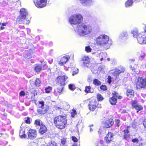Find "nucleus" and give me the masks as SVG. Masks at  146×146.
<instances>
[{"instance_id":"c756f323","label":"nucleus","mask_w":146,"mask_h":146,"mask_svg":"<svg viewBox=\"0 0 146 146\" xmlns=\"http://www.w3.org/2000/svg\"><path fill=\"white\" fill-rule=\"evenodd\" d=\"M93 83L96 86H99L101 85V82L97 79H94L93 81Z\"/></svg>"},{"instance_id":"a211bd4d","label":"nucleus","mask_w":146,"mask_h":146,"mask_svg":"<svg viewBox=\"0 0 146 146\" xmlns=\"http://www.w3.org/2000/svg\"><path fill=\"white\" fill-rule=\"evenodd\" d=\"M113 134L111 133H108L105 137V141L108 143H110L111 141L113 139Z\"/></svg>"},{"instance_id":"f8f14e48","label":"nucleus","mask_w":146,"mask_h":146,"mask_svg":"<svg viewBox=\"0 0 146 146\" xmlns=\"http://www.w3.org/2000/svg\"><path fill=\"white\" fill-rule=\"evenodd\" d=\"M82 65L84 67H89L91 64L90 63V60L88 57H84L82 58L81 60Z\"/></svg>"},{"instance_id":"ddd939ff","label":"nucleus","mask_w":146,"mask_h":146,"mask_svg":"<svg viewBox=\"0 0 146 146\" xmlns=\"http://www.w3.org/2000/svg\"><path fill=\"white\" fill-rule=\"evenodd\" d=\"M112 94L113 96L111 98H109V101L111 105H114L117 102V98L118 96V94L116 92H114Z\"/></svg>"},{"instance_id":"680f3d73","label":"nucleus","mask_w":146,"mask_h":146,"mask_svg":"<svg viewBox=\"0 0 146 146\" xmlns=\"http://www.w3.org/2000/svg\"><path fill=\"white\" fill-rule=\"evenodd\" d=\"M53 61V59H51L48 60V62L50 64H51L52 63Z\"/></svg>"},{"instance_id":"c85d7f7f","label":"nucleus","mask_w":146,"mask_h":146,"mask_svg":"<svg viewBox=\"0 0 146 146\" xmlns=\"http://www.w3.org/2000/svg\"><path fill=\"white\" fill-rule=\"evenodd\" d=\"M131 33V34L133 35V36L134 38H137V37L138 34V31L136 30H132Z\"/></svg>"},{"instance_id":"864d4df0","label":"nucleus","mask_w":146,"mask_h":146,"mask_svg":"<svg viewBox=\"0 0 146 146\" xmlns=\"http://www.w3.org/2000/svg\"><path fill=\"white\" fill-rule=\"evenodd\" d=\"M72 139L73 141L74 142H77L78 141V139L75 137L73 136L72 137Z\"/></svg>"},{"instance_id":"9d476101","label":"nucleus","mask_w":146,"mask_h":146,"mask_svg":"<svg viewBox=\"0 0 146 146\" xmlns=\"http://www.w3.org/2000/svg\"><path fill=\"white\" fill-rule=\"evenodd\" d=\"M19 13L20 15L17 18L18 20L19 21H22L23 20L25 19L28 15L27 11L24 8H22L20 9Z\"/></svg>"},{"instance_id":"473e14b6","label":"nucleus","mask_w":146,"mask_h":146,"mask_svg":"<svg viewBox=\"0 0 146 146\" xmlns=\"http://www.w3.org/2000/svg\"><path fill=\"white\" fill-rule=\"evenodd\" d=\"M85 92L86 93L89 92L92 93L93 92L91 90V88L90 86H86L85 88Z\"/></svg>"},{"instance_id":"9b49d317","label":"nucleus","mask_w":146,"mask_h":146,"mask_svg":"<svg viewBox=\"0 0 146 146\" xmlns=\"http://www.w3.org/2000/svg\"><path fill=\"white\" fill-rule=\"evenodd\" d=\"M129 37L128 32L126 31L121 32L119 36V39L120 41L125 42L127 40Z\"/></svg>"},{"instance_id":"4c0bfd02","label":"nucleus","mask_w":146,"mask_h":146,"mask_svg":"<svg viewBox=\"0 0 146 146\" xmlns=\"http://www.w3.org/2000/svg\"><path fill=\"white\" fill-rule=\"evenodd\" d=\"M69 88L70 90L73 91L75 89V87L73 84H71L69 85Z\"/></svg>"},{"instance_id":"79ce46f5","label":"nucleus","mask_w":146,"mask_h":146,"mask_svg":"<svg viewBox=\"0 0 146 146\" xmlns=\"http://www.w3.org/2000/svg\"><path fill=\"white\" fill-rule=\"evenodd\" d=\"M56 90H58L57 92L59 94V95L62 92V91L63 90V88L62 87H61L60 88H57L56 89Z\"/></svg>"},{"instance_id":"2f4dec72","label":"nucleus","mask_w":146,"mask_h":146,"mask_svg":"<svg viewBox=\"0 0 146 146\" xmlns=\"http://www.w3.org/2000/svg\"><path fill=\"white\" fill-rule=\"evenodd\" d=\"M92 0H79L81 3L82 4L86 5L91 2Z\"/></svg>"},{"instance_id":"13d9d810","label":"nucleus","mask_w":146,"mask_h":146,"mask_svg":"<svg viewBox=\"0 0 146 146\" xmlns=\"http://www.w3.org/2000/svg\"><path fill=\"white\" fill-rule=\"evenodd\" d=\"M143 123L144 127L146 129V118L144 120Z\"/></svg>"},{"instance_id":"ea45409f","label":"nucleus","mask_w":146,"mask_h":146,"mask_svg":"<svg viewBox=\"0 0 146 146\" xmlns=\"http://www.w3.org/2000/svg\"><path fill=\"white\" fill-rule=\"evenodd\" d=\"M97 98L99 101H102L103 100V98L102 95L100 94H98L97 95Z\"/></svg>"},{"instance_id":"0eeeda50","label":"nucleus","mask_w":146,"mask_h":146,"mask_svg":"<svg viewBox=\"0 0 146 146\" xmlns=\"http://www.w3.org/2000/svg\"><path fill=\"white\" fill-rule=\"evenodd\" d=\"M35 6L38 8L45 7L47 4V0H33Z\"/></svg>"},{"instance_id":"69168bd1","label":"nucleus","mask_w":146,"mask_h":146,"mask_svg":"<svg viewBox=\"0 0 146 146\" xmlns=\"http://www.w3.org/2000/svg\"><path fill=\"white\" fill-rule=\"evenodd\" d=\"M36 40L38 41L40 40V38L39 36H38L36 37L35 38Z\"/></svg>"},{"instance_id":"3c124183","label":"nucleus","mask_w":146,"mask_h":146,"mask_svg":"<svg viewBox=\"0 0 146 146\" xmlns=\"http://www.w3.org/2000/svg\"><path fill=\"white\" fill-rule=\"evenodd\" d=\"M115 121L117 124V126L119 127V123L120 122V120L119 119H115Z\"/></svg>"},{"instance_id":"052dcab7","label":"nucleus","mask_w":146,"mask_h":146,"mask_svg":"<svg viewBox=\"0 0 146 146\" xmlns=\"http://www.w3.org/2000/svg\"><path fill=\"white\" fill-rule=\"evenodd\" d=\"M61 143L62 144V145H64L65 143V140L64 139H62Z\"/></svg>"},{"instance_id":"e2e57ef3","label":"nucleus","mask_w":146,"mask_h":146,"mask_svg":"<svg viewBox=\"0 0 146 146\" xmlns=\"http://www.w3.org/2000/svg\"><path fill=\"white\" fill-rule=\"evenodd\" d=\"M102 132V129L101 128H100L98 131V132L99 134H101Z\"/></svg>"},{"instance_id":"09e8293b","label":"nucleus","mask_w":146,"mask_h":146,"mask_svg":"<svg viewBox=\"0 0 146 146\" xmlns=\"http://www.w3.org/2000/svg\"><path fill=\"white\" fill-rule=\"evenodd\" d=\"M132 141L133 143H137L139 141L137 138H135V139H132Z\"/></svg>"},{"instance_id":"5fc2aeb1","label":"nucleus","mask_w":146,"mask_h":146,"mask_svg":"<svg viewBox=\"0 0 146 146\" xmlns=\"http://www.w3.org/2000/svg\"><path fill=\"white\" fill-rule=\"evenodd\" d=\"M7 24V22H5V23H0V25H1V27H2L6 26V25Z\"/></svg>"},{"instance_id":"423d86ee","label":"nucleus","mask_w":146,"mask_h":146,"mask_svg":"<svg viewBox=\"0 0 146 146\" xmlns=\"http://www.w3.org/2000/svg\"><path fill=\"white\" fill-rule=\"evenodd\" d=\"M76 32L80 36H84L90 33L91 28H75Z\"/></svg>"},{"instance_id":"f03ea898","label":"nucleus","mask_w":146,"mask_h":146,"mask_svg":"<svg viewBox=\"0 0 146 146\" xmlns=\"http://www.w3.org/2000/svg\"><path fill=\"white\" fill-rule=\"evenodd\" d=\"M54 123L57 128L60 129L66 127L67 120L64 116L59 115L54 119Z\"/></svg>"},{"instance_id":"f3484780","label":"nucleus","mask_w":146,"mask_h":146,"mask_svg":"<svg viewBox=\"0 0 146 146\" xmlns=\"http://www.w3.org/2000/svg\"><path fill=\"white\" fill-rule=\"evenodd\" d=\"M131 105L132 107L137 110L141 111L143 109V108L140 105H138L135 101H132Z\"/></svg>"},{"instance_id":"49530a36","label":"nucleus","mask_w":146,"mask_h":146,"mask_svg":"<svg viewBox=\"0 0 146 146\" xmlns=\"http://www.w3.org/2000/svg\"><path fill=\"white\" fill-rule=\"evenodd\" d=\"M100 88L101 90H105L107 89L106 86L103 85L100 86Z\"/></svg>"},{"instance_id":"aec40b11","label":"nucleus","mask_w":146,"mask_h":146,"mask_svg":"<svg viewBox=\"0 0 146 146\" xmlns=\"http://www.w3.org/2000/svg\"><path fill=\"white\" fill-rule=\"evenodd\" d=\"M47 131L46 127L44 124L41 125L39 130V133L41 135H44Z\"/></svg>"},{"instance_id":"7c9ffc66","label":"nucleus","mask_w":146,"mask_h":146,"mask_svg":"<svg viewBox=\"0 0 146 146\" xmlns=\"http://www.w3.org/2000/svg\"><path fill=\"white\" fill-rule=\"evenodd\" d=\"M42 67L40 65H37L35 68V70L37 72H39L41 70Z\"/></svg>"},{"instance_id":"f257e3e1","label":"nucleus","mask_w":146,"mask_h":146,"mask_svg":"<svg viewBox=\"0 0 146 146\" xmlns=\"http://www.w3.org/2000/svg\"><path fill=\"white\" fill-rule=\"evenodd\" d=\"M96 43L98 45L104 46L105 48L109 47L112 44V41L109 40V37L105 35H102L97 37L96 40Z\"/></svg>"},{"instance_id":"6e6d98bb","label":"nucleus","mask_w":146,"mask_h":146,"mask_svg":"<svg viewBox=\"0 0 146 146\" xmlns=\"http://www.w3.org/2000/svg\"><path fill=\"white\" fill-rule=\"evenodd\" d=\"M25 122L27 123L30 124V118L29 117H27L26 120H25Z\"/></svg>"},{"instance_id":"a878e982","label":"nucleus","mask_w":146,"mask_h":146,"mask_svg":"<svg viewBox=\"0 0 146 146\" xmlns=\"http://www.w3.org/2000/svg\"><path fill=\"white\" fill-rule=\"evenodd\" d=\"M133 3L132 0H127L125 3V5L126 7H128L131 6Z\"/></svg>"},{"instance_id":"5701e85b","label":"nucleus","mask_w":146,"mask_h":146,"mask_svg":"<svg viewBox=\"0 0 146 146\" xmlns=\"http://www.w3.org/2000/svg\"><path fill=\"white\" fill-rule=\"evenodd\" d=\"M91 71L93 74H95L96 75H98L100 73L97 68V65H96L93 66V68L91 69Z\"/></svg>"},{"instance_id":"dca6fc26","label":"nucleus","mask_w":146,"mask_h":146,"mask_svg":"<svg viewBox=\"0 0 146 146\" xmlns=\"http://www.w3.org/2000/svg\"><path fill=\"white\" fill-rule=\"evenodd\" d=\"M30 84L31 86L33 85L35 87H39L42 84L41 80L39 78H36L35 81L32 80L30 81Z\"/></svg>"},{"instance_id":"c03bdc74","label":"nucleus","mask_w":146,"mask_h":146,"mask_svg":"<svg viewBox=\"0 0 146 146\" xmlns=\"http://www.w3.org/2000/svg\"><path fill=\"white\" fill-rule=\"evenodd\" d=\"M25 129L24 128H22L21 127V129L20 130L19 134H22L23 133H25Z\"/></svg>"},{"instance_id":"b1692460","label":"nucleus","mask_w":146,"mask_h":146,"mask_svg":"<svg viewBox=\"0 0 146 146\" xmlns=\"http://www.w3.org/2000/svg\"><path fill=\"white\" fill-rule=\"evenodd\" d=\"M126 94L127 96L131 98L133 96L134 92L132 89H128L127 91Z\"/></svg>"},{"instance_id":"a18cd8bd","label":"nucleus","mask_w":146,"mask_h":146,"mask_svg":"<svg viewBox=\"0 0 146 146\" xmlns=\"http://www.w3.org/2000/svg\"><path fill=\"white\" fill-rule=\"evenodd\" d=\"M129 134H124V139L126 140H128L129 138Z\"/></svg>"},{"instance_id":"58836bf2","label":"nucleus","mask_w":146,"mask_h":146,"mask_svg":"<svg viewBox=\"0 0 146 146\" xmlns=\"http://www.w3.org/2000/svg\"><path fill=\"white\" fill-rule=\"evenodd\" d=\"M39 108H43L45 107L44 102L43 101H41L39 102Z\"/></svg>"},{"instance_id":"393cba45","label":"nucleus","mask_w":146,"mask_h":146,"mask_svg":"<svg viewBox=\"0 0 146 146\" xmlns=\"http://www.w3.org/2000/svg\"><path fill=\"white\" fill-rule=\"evenodd\" d=\"M105 68V66L103 65H101L99 66H97V68L98 69L99 73H100V72H104Z\"/></svg>"},{"instance_id":"bb28decb","label":"nucleus","mask_w":146,"mask_h":146,"mask_svg":"<svg viewBox=\"0 0 146 146\" xmlns=\"http://www.w3.org/2000/svg\"><path fill=\"white\" fill-rule=\"evenodd\" d=\"M34 124L37 125L41 126V125H43L42 121L40 119H36L35 121Z\"/></svg>"},{"instance_id":"6e6552de","label":"nucleus","mask_w":146,"mask_h":146,"mask_svg":"<svg viewBox=\"0 0 146 146\" xmlns=\"http://www.w3.org/2000/svg\"><path fill=\"white\" fill-rule=\"evenodd\" d=\"M136 86L137 88L140 89L146 87V79L142 77H139L136 83Z\"/></svg>"},{"instance_id":"bf43d9fd","label":"nucleus","mask_w":146,"mask_h":146,"mask_svg":"<svg viewBox=\"0 0 146 146\" xmlns=\"http://www.w3.org/2000/svg\"><path fill=\"white\" fill-rule=\"evenodd\" d=\"M124 134H129V130L128 129L124 130Z\"/></svg>"},{"instance_id":"a19ab883","label":"nucleus","mask_w":146,"mask_h":146,"mask_svg":"<svg viewBox=\"0 0 146 146\" xmlns=\"http://www.w3.org/2000/svg\"><path fill=\"white\" fill-rule=\"evenodd\" d=\"M145 53H142L139 57V59L141 60H142L145 56Z\"/></svg>"},{"instance_id":"6ab92c4d","label":"nucleus","mask_w":146,"mask_h":146,"mask_svg":"<svg viewBox=\"0 0 146 146\" xmlns=\"http://www.w3.org/2000/svg\"><path fill=\"white\" fill-rule=\"evenodd\" d=\"M125 70V68L124 67H121L120 69H116L115 70V71L112 73V75L115 76L117 77L119 74L121 72H123Z\"/></svg>"},{"instance_id":"37998d69","label":"nucleus","mask_w":146,"mask_h":146,"mask_svg":"<svg viewBox=\"0 0 146 146\" xmlns=\"http://www.w3.org/2000/svg\"><path fill=\"white\" fill-rule=\"evenodd\" d=\"M85 50L87 52H89L91 51L92 49L90 46H88L86 47Z\"/></svg>"},{"instance_id":"39448f33","label":"nucleus","mask_w":146,"mask_h":146,"mask_svg":"<svg viewBox=\"0 0 146 146\" xmlns=\"http://www.w3.org/2000/svg\"><path fill=\"white\" fill-rule=\"evenodd\" d=\"M137 39L140 44H146V28H144L143 31L138 34Z\"/></svg>"},{"instance_id":"f704fd0d","label":"nucleus","mask_w":146,"mask_h":146,"mask_svg":"<svg viewBox=\"0 0 146 146\" xmlns=\"http://www.w3.org/2000/svg\"><path fill=\"white\" fill-rule=\"evenodd\" d=\"M52 88L50 86H48L45 88V91L46 93H49L51 91Z\"/></svg>"},{"instance_id":"4d7b16f0","label":"nucleus","mask_w":146,"mask_h":146,"mask_svg":"<svg viewBox=\"0 0 146 146\" xmlns=\"http://www.w3.org/2000/svg\"><path fill=\"white\" fill-rule=\"evenodd\" d=\"M25 93L24 91H22L20 93V95L21 96H24L25 95Z\"/></svg>"},{"instance_id":"7ed1b4c3","label":"nucleus","mask_w":146,"mask_h":146,"mask_svg":"<svg viewBox=\"0 0 146 146\" xmlns=\"http://www.w3.org/2000/svg\"><path fill=\"white\" fill-rule=\"evenodd\" d=\"M70 58V56L68 55H64L62 56L58 64L60 66H64V69L66 71L68 70L69 68H71L72 69H73V68H74L75 65L73 63H70L69 65L66 66L65 65L66 64L68 63V61Z\"/></svg>"},{"instance_id":"4468645a","label":"nucleus","mask_w":146,"mask_h":146,"mask_svg":"<svg viewBox=\"0 0 146 146\" xmlns=\"http://www.w3.org/2000/svg\"><path fill=\"white\" fill-rule=\"evenodd\" d=\"M29 139H35L36 137V131L35 130H29L28 132Z\"/></svg>"},{"instance_id":"c9c22d12","label":"nucleus","mask_w":146,"mask_h":146,"mask_svg":"<svg viewBox=\"0 0 146 146\" xmlns=\"http://www.w3.org/2000/svg\"><path fill=\"white\" fill-rule=\"evenodd\" d=\"M72 70V69H71ZM75 70L73 72V73H72V75L73 76L77 74L78 72V69L76 68H75V66H74V68H73V69H72V70Z\"/></svg>"},{"instance_id":"8fccbe9b","label":"nucleus","mask_w":146,"mask_h":146,"mask_svg":"<svg viewBox=\"0 0 146 146\" xmlns=\"http://www.w3.org/2000/svg\"><path fill=\"white\" fill-rule=\"evenodd\" d=\"M19 136L21 138H26V135L25 133L22 134H19Z\"/></svg>"},{"instance_id":"20e7f679","label":"nucleus","mask_w":146,"mask_h":146,"mask_svg":"<svg viewBox=\"0 0 146 146\" xmlns=\"http://www.w3.org/2000/svg\"><path fill=\"white\" fill-rule=\"evenodd\" d=\"M83 20V17L82 15L79 14H74L71 16L69 18V22L71 25H78L82 23V21Z\"/></svg>"},{"instance_id":"1a4fd4ad","label":"nucleus","mask_w":146,"mask_h":146,"mask_svg":"<svg viewBox=\"0 0 146 146\" xmlns=\"http://www.w3.org/2000/svg\"><path fill=\"white\" fill-rule=\"evenodd\" d=\"M68 78L67 76L64 75L58 76L56 79V80L59 85L64 86L67 84Z\"/></svg>"},{"instance_id":"cd10ccee","label":"nucleus","mask_w":146,"mask_h":146,"mask_svg":"<svg viewBox=\"0 0 146 146\" xmlns=\"http://www.w3.org/2000/svg\"><path fill=\"white\" fill-rule=\"evenodd\" d=\"M105 53H104L102 52H101L99 54V58H100V60L101 61H102L103 59L104 60H105V59H104L105 58Z\"/></svg>"},{"instance_id":"4be33fe9","label":"nucleus","mask_w":146,"mask_h":146,"mask_svg":"<svg viewBox=\"0 0 146 146\" xmlns=\"http://www.w3.org/2000/svg\"><path fill=\"white\" fill-rule=\"evenodd\" d=\"M89 108L90 110L92 111H94L96 108L95 101H90L88 104Z\"/></svg>"},{"instance_id":"412c9836","label":"nucleus","mask_w":146,"mask_h":146,"mask_svg":"<svg viewBox=\"0 0 146 146\" xmlns=\"http://www.w3.org/2000/svg\"><path fill=\"white\" fill-rule=\"evenodd\" d=\"M48 110V108L46 106L43 108H39L37 110L38 113L41 114L45 113Z\"/></svg>"},{"instance_id":"0e129e2a","label":"nucleus","mask_w":146,"mask_h":146,"mask_svg":"<svg viewBox=\"0 0 146 146\" xmlns=\"http://www.w3.org/2000/svg\"><path fill=\"white\" fill-rule=\"evenodd\" d=\"M96 146H104L101 143H98Z\"/></svg>"},{"instance_id":"e433bc0d","label":"nucleus","mask_w":146,"mask_h":146,"mask_svg":"<svg viewBox=\"0 0 146 146\" xmlns=\"http://www.w3.org/2000/svg\"><path fill=\"white\" fill-rule=\"evenodd\" d=\"M71 115L72 117H75V115L77 114V113L75 110L73 109L72 111L71 112Z\"/></svg>"},{"instance_id":"de8ad7c7","label":"nucleus","mask_w":146,"mask_h":146,"mask_svg":"<svg viewBox=\"0 0 146 146\" xmlns=\"http://www.w3.org/2000/svg\"><path fill=\"white\" fill-rule=\"evenodd\" d=\"M107 82L109 84H110L111 82V77L110 76H108L107 78Z\"/></svg>"},{"instance_id":"603ef678","label":"nucleus","mask_w":146,"mask_h":146,"mask_svg":"<svg viewBox=\"0 0 146 146\" xmlns=\"http://www.w3.org/2000/svg\"><path fill=\"white\" fill-rule=\"evenodd\" d=\"M58 90H56V89L54 90V94L56 96H57L58 95H59V94L57 92Z\"/></svg>"},{"instance_id":"2eb2a0df","label":"nucleus","mask_w":146,"mask_h":146,"mask_svg":"<svg viewBox=\"0 0 146 146\" xmlns=\"http://www.w3.org/2000/svg\"><path fill=\"white\" fill-rule=\"evenodd\" d=\"M113 121L112 119H108L103 123L104 127L106 128H109L113 125Z\"/></svg>"},{"instance_id":"72a5a7b5","label":"nucleus","mask_w":146,"mask_h":146,"mask_svg":"<svg viewBox=\"0 0 146 146\" xmlns=\"http://www.w3.org/2000/svg\"><path fill=\"white\" fill-rule=\"evenodd\" d=\"M47 146H58L57 143L54 141H51L48 143Z\"/></svg>"},{"instance_id":"338daca9","label":"nucleus","mask_w":146,"mask_h":146,"mask_svg":"<svg viewBox=\"0 0 146 146\" xmlns=\"http://www.w3.org/2000/svg\"><path fill=\"white\" fill-rule=\"evenodd\" d=\"M52 45H53V43L52 42H49V45L50 46H51Z\"/></svg>"},{"instance_id":"774afa93","label":"nucleus","mask_w":146,"mask_h":146,"mask_svg":"<svg viewBox=\"0 0 146 146\" xmlns=\"http://www.w3.org/2000/svg\"><path fill=\"white\" fill-rule=\"evenodd\" d=\"M90 132H92L93 131V129L91 128V127H90Z\"/></svg>"}]
</instances>
